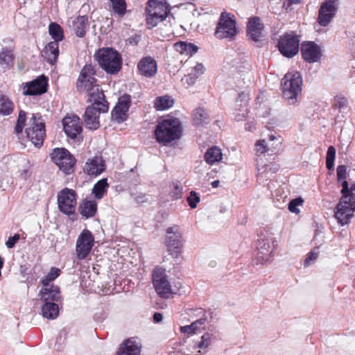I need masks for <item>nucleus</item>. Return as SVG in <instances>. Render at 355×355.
I'll return each mask as SVG.
<instances>
[{"label":"nucleus","instance_id":"nucleus-1","mask_svg":"<svg viewBox=\"0 0 355 355\" xmlns=\"http://www.w3.org/2000/svg\"><path fill=\"white\" fill-rule=\"evenodd\" d=\"M94 70L91 64H86L81 70L77 82V88L80 92H86L88 101L92 103L85 113V123L87 128L96 130L99 128V114L108 110V103L102 90L96 84L94 77Z\"/></svg>","mask_w":355,"mask_h":355},{"label":"nucleus","instance_id":"nucleus-2","mask_svg":"<svg viewBox=\"0 0 355 355\" xmlns=\"http://www.w3.org/2000/svg\"><path fill=\"white\" fill-rule=\"evenodd\" d=\"M337 180L341 183L342 198L336 207L335 216L342 225H346L354 216L355 211V182L349 188L347 179V168L344 165L337 167Z\"/></svg>","mask_w":355,"mask_h":355},{"label":"nucleus","instance_id":"nucleus-3","mask_svg":"<svg viewBox=\"0 0 355 355\" xmlns=\"http://www.w3.org/2000/svg\"><path fill=\"white\" fill-rule=\"evenodd\" d=\"M302 78L298 71H288L282 79L283 98L291 105H296L302 93Z\"/></svg>","mask_w":355,"mask_h":355},{"label":"nucleus","instance_id":"nucleus-4","mask_svg":"<svg viewBox=\"0 0 355 355\" xmlns=\"http://www.w3.org/2000/svg\"><path fill=\"white\" fill-rule=\"evenodd\" d=\"M94 58L100 67L107 73L115 74L121 69L122 58L119 53L110 47L99 49Z\"/></svg>","mask_w":355,"mask_h":355},{"label":"nucleus","instance_id":"nucleus-5","mask_svg":"<svg viewBox=\"0 0 355 355\" xmlns=\"http://www.w3.org/2000/svg\"><path fill=\"white\" fill-rule=\"evenodd\" d=\"M182 127L179 119L168 118L159 123L155 130V137L158 142L167 144L181 137Z\"/></svg>","mask_w":355,"mask_h":355},{"label":"nucleus","instance_id":"nucleus-6","mask_svg":"<svg viewBox=\"0 0 355 355\" xmlns=\"http://www.w3.org/2000/svg\"><path fill=\"white\" fill-rule=\"evenodd\" d=\"M239 33L235 16L230 12H223L218 19L214 36L218 40L232 41Z\"/></svg>","mask_w":355,"mask_h":355},{"label":"nucleus","instance_id":"nucleus-7","mask_svg":"<svg viewBox=\"0 0 355 355\" xmlns=\"http://www.w3.org/2000/svg\"><path fill=\"white\" fill-rule=\"evenodd\" d=\"M153 284L156 293L162 298H169L173 295L178 293L182 286L180 283H178L179 287H177L176 285L173 286L166 275V270L159 267H157L153 271Z\"/></svg>","mask_w":355,"mask_h":355},{"label":"nucleus","instance_id":"nucleus-8","mask_svg":"<svg viewBox=\"0 0 355 355\" xmlns=\"http://www.w3.org/2000/svg\"><path fill=\"white\" fill-rule=\"evenodd\" d=\"M27 138L37 148L42 144L46 135L45 123L39 114H32L26 128Z\"/></svg>","mask_w":355,"mask_h":355},{"label":"nucleus","instance_id":"nucleus-9","mask_svg":"<svg viewBox=\"0 0 355 355\" xmlns=\"http://www.w3.org/2000/svg\"><path fill=\"white\" fill-rule=\"evenodd\" d=\"M146 12L147 25L153 28L165 19L168 11L164 0H149Z\"/></svg>","mask_w":355,"mask_h":355},{"label":"nucleus","instance_id":"nucleus-10","mask_svg":"<svg viewBox=\"0 0 355 355\" xmlns=\"http://www.w3.org/2000/svg\"><path fill=\"white\" fill-rule=\"evenodd\" d=\"M51 159L59 169L65 174L73 172L76 159L67 149L64 148L54 149L51 153Z\"/></svg>","mask_w":355,"mask_h":355},{"label":"nucleus","instance_id":"nucleus-11","mask_svg":"<svg viewBox=\"0 0 355 355\" xmlns=\"http://www.w3.org/2000/svg\"><path fill=\"white\" fill-rule=\"evenodd\" d=\"M166 244L168 252L175 261L182 259L181 256V238L182 234L178 225H173L166 229Z\"/></svg>","mask_w":355,"mask_h":355},{"label":"nucleus","instance_id":"nucleus-12","mask_svg":"<svg viewBox=\"0 0 355 355\" xmlns=\"http://www.w3.org/2000/svg\"><path fill=\"white\" fill-rule=\"evenodd\" d=\"M265 25L258 17H252L248 19L247 35L249 39L258 47L265 44Z\"/></svg>","mask_w":355,"mask_h":355},{"label":"nucleus","instance_id":"nucleus-13","mask_svg":"<svg viewBox=\"0 0 355 355\" xmlns=\"http://www.w3.org/2000/svg\"><path fill=\"white\" fill-rule=\"evenodd\" d=\"M63 130L67 137L76 142L83 141V127L80 118L76 115H67L62 119Z\"/></svg>","mask_w":355,"mask_h":355},{"label":"nucleus","instance_id":"nucleus-14","mask_svg":"<svg viewBox=\"0 0 355 355\" xmlns=\"http://www.w3.org/2000/svg\"><path fill=\"white\" fill-rule=\"evenodd\" d=\"M299 37L294 32H290L280 37L278 48L284 56L292 58L299 52Z\"/></svg>","mask_w":355,"mask_h":355},{"label":"nucleus","instance_id":"nucleus-15","mask_svg":"<svg viewBox=\"0 0 355 355\" xmlns=\"http://www.w3.org/2000/svg\"><path fill=\"white\" fill-rule=\"evenodd\" d=\"M266 141L259 139L255 142L254 148V160L257 170L259 181L264 182L266 173Z\"/></svg>","mask_w":355,"mask_h":355},{"label":"nucleus","instance_id":"nucleus-16","mask_svg":"<svg viewBox=\"0 0 355 355\" xmlns=\"http://www.w3.org/2000/svg\"><path fill=\"white\" fill-rule=\"evenodd\" d=\"M94 245V237L92 232L85 229L78 236L76 243V252L78 259H85Z\"/></svg>","mask_w":355,"mask_h":355},{"label":"nucleus","instance_id":"nucleus-17","mask_svg":"<svg viewBox=\"0 0 355 355\" xmlns=\"http://www.w3.org/2000/svg\"><path fill=\"white\" fill-rule=\"evenodd\" d=\"M58 204L60 211L63 214H73L77 204L76 192L70 189H64L58 193Z\"/></svg>","mask_w":355,"mask_h":355},{"label":"nucleus","instance_id":"nucleus-18","mask_svg":"<svg viewBox=\"0 0 355 355\" xmlns=\"http://www.w3.org/2000/svg\"><path fill=\"white\" fill-rule=\"evenodd\" d=\"M301 53L304 60L309 63L316 62L322 57L320 46L314 42H304L301 46Z\"/></svg>","mask_w":355,"mask_h":355},{"label":"nucleus","instance_id":"nucleus-19","mask_svg":"<svg viewBox=\"0 0 355 355\" xmlns=\"http://www.w3.org/2000/svg\"><path fill=\"white\" fill-rule=\"evenodd\" d=\"M248 103L249 96L248 94L241 93L239 95L235 101L232 113L234 120L236 121H243L247 119L249 113Z\"/></svg>","mask_w":355,"mask_h":355},{"label":"nucleus","instance_id":"nucleus-20","mask_svg":"<svg viewBox=\"0 0 355 355\" xmlns=\"http://www.w3.org/2000/svg\"><path fill=\"white\" fill-rule=\"evenodd\" d=\"M336 0H327L320 8L318 23L322 26H327L334 18L336 11Z\"/></svg>","mask_w":355,"mask_h":355},{"label":"nucleus","instance_id":"nucleus-21","mask_svg":"<svg viewBox=\"0 0 355 355\" xmlns=\"http://www.w3.org/2000/svg\"><path fill=\"white\" fill-rule=\"evenodd\" d=\"M130 103L129 96L124 95L119 98L117 104L112 112V117L114 121L121 123L127 119Z\"/></svg>","mask_w":355,"mask_h":355},{"label":"nucleus","instance_id":"nucleus-22","mask_svg":"<svg viewBox=\"0 0 355 355\" xmlns=\"http://www.w3.org/2000/svg\"><path fill=\"white\" fill-rule=\"evenodd\" d=\"M105 168V162L102 157L94 156L87 159L83 166V170L88 175L97 176L103 173Z\"/></svg>","mask_w":355,"mask_h":355},{"label":"nucleus","instance_id":"nucleus-23","mask_svg":"<svg viewBox=\"0 0 355 355\" xmlns=\"http://www.w3.org/2000/svg\"><path fill=\"white\" fill-rule=\"evenodd\" d=\"M47 79L44 76H40L35 80L27 83L24 89V95H40L46 92Z\"/></svg>","mask_w":355,"mask_h":355},{"label":"nucleus","instance_id":"nucleus-24","mask_svg":"<svg viewBox=\"0 0 355 355\" xmlns=\"http://www.w3.org/2000/svg\"><path fill=\"white\" fill-rule=\"evenodd\" d=\"M138 69L141 75L146 77H153L157 71V62L153 58L146 57L139 62Z\"/></svg>","mask_w":355,"mask_h":355},{"label":"nucleus","instance_id":"nucleus-25","mask_svg":"<svg viewBox=\"0 0 355 355\" xmlns=\"http://www.w3.org/2000/svg\"><path fill=\"white\" fill-rule=\"evenodd\" d=\"M140 352V343L135 338H130L120 345L117 355H139Z\"/></svg>","mask_w":355,"mask_h":355},{"label":"nucleus","instance_id":"nucleus-26","mask_svg":"<svg viewBox=\"0 0 355 355\" xmlns=\"http://www.w3.org/2000/svg\"><path fill=\"white\" fill-rule=\"evenodd\" d=\"M59 49L57 42H50L42 50V55L50 64H54L58 57Z\"/></svg>","mask_w":355,"mask_h":355},{"label":"nucleus","instance_id":"nucleus-27","mask_svg":"<svg viewBox=\"0 0 355 355\" xmlns=\"http://www.w3.org/2000/svg\"><path fill=\"white\" fill-rule=\"evenodd\" d=\"M72 24L69 25L72 27L76 35L79 37H83L85 33L88 24V17L84 15L78 16L71 21Z\"/></svg>","mask_w":355,"mask_h":355},{"label":"nucleus","instance_id":"nucleus-28","mask_svg":"<svg viewBox=\"0 0 355 355\" xmlns=\"http://www.w3.org/2000/svg\"><path fill=\"white\" fill-rule=\"evenodd\" d=\"M193 348H198V352L205 354L212 343V336L209 333H205L199 338L194 340Z\"/></svg>","mask_w":355,"mask_h":355},{"label":"nucleus","instance_id":"nucleus-29","mask_svg":"<svg viewBox=\"0 0 355 355\" xmlns=\"http://www.w3.org/2000/svg\"><path fill=\"white\" fill-rule=\"evenodd\" d=\"M40 295L43 301H58L60 298V288L52 284L49 287L42 288L40 291Z\"/></svg>","mask_w":355,"mask_h":355},{"label":"nucleus","instance_id":"nucleus-30","mask_svg":"<svg viewBox=\"0 0 355 355\" xmlns=\"http://www.w3.org/2000/svg\"><path fill=\"white\" fill-rule=\"evenodd\" d=\"M268 154L276 155L282 150V139L280 135H268Z\"/></svg>","mask_w":355,"mask_h":355},{"label":"nucleus","instance_id":"nucleus-31","mask_svg":"<svg viewBox=\"0 0 355 355\" xmlns=\"http://www.w3.org/2000/svg\"><path fill=\"white\" fill-rule=\"evenodd\" d=\"M96 210L97 205L94 200H84L79 206V211L80 214L86 218L94 216Z\"/></svg>","mask_w":355,"mask_h":355},{"label":"nucleus","instance_id":"nucleus-32","mask_svg":"<svg viewBox=\"0 0 355 355\" xmlns=\"http://www.w3.org/2000/svg\"><path fill=\"white\" fill-rule=\"evenodd\" d=\"M205 71V67L202 64H197L195 67L191 69V71L182 79L183 84H187L191 86L195 84L196 80L201 76Z\"/></svg>","mask_w":355,"mask_h":355},{"label":"nucleus","instance_id":"nucleus-33","mask_svg":"<svg viewBox=\"0 0 355 355\" xmlns=\"http://www.w3.org/2000/svg\"><path fill=\"white\" fill-rule=\"evenodd\" d=\"M222 159V150L216 146L209 148L205 154V160L209 164L220 162Z\"/></svg>","mask_w":355,"mask_h":355},{"label":"nucleus","instance_id":"nucleus-34","mask_svg":"<svg viewBox=\"0 0 355 355\" xmlns=\"http://www.w3.org/2000/svg\"><path fill=\"white\" fill-rule=\"evenodd\" d=\"M46 302L42 307V314L44 318L49 320L55 319L59 314L58 304L54 302Z\"/></svg>","mask_w":355,"mask_h":355},{"label":"nucleus","instance_id":"nucleus-35","mask_svg":"<svg viewBox=\"0 0 355 355\" xmlns=\"http://www.w3.org/2000/svg\"><path fill=\"white\" fill-rule=\"evenodd\" d=\"M175 50L181 55L191 56L198 50L197 46L185 42H178L174 44Z\"/></svg>","mask_w":355,"mask_h":355},{"label":"nucleus","instance_id":"nucleus-36","mask_svg":"<svg viewBox=\"0 0 355 355\" xmlns=\"http://www.w3.org/2000/svg\"><path fill=\"white\" fill-rule=\"evenodd\" d=\"M206 318H200L199 320H197L192 322L189 325H186L180 327V331L183 334H196L198 332V331L201 329H203L205 323H206Z\"/></svg>","mask_w":355,"mask_h":355},{"label":"nucleus","instance_id":"nucleus-37","mask_svg":"<svg viewBox=\"0 0 355 355\" xmlns=\"http://www.w3.org/2000/svg\"><path fill=\"white\" fill-rule=\"evenodd\" d=\"M173 105L174 100L168 95L157 97L154 103V106L157 110H168L172 107Z\"/></svg>","mask_w":355,"mask_h":355},{"label":"nucleus","instance_id":"nucleus-38","mask_svg":"<svg viewBox=\"0 0 355 355\" xmlns=\"http://www.w3.org/2000/svg\"><path fill=\"white\" fill-rule=\"evenodd\" d=\"M109 184L107 182V179L103 178L98 181L94 186L92 189V194L95 198L100 200L101 199L108 189Z\"/></svg>","mask_w":355,"mask_h":355},{"label":"nucleus","instance_id":"nucleus-39","mask_svg":"<svg viewBox=\"0 0 355 355\" xmlns=\"http://www.w3.org/2000/svg\"><path fill=\"white\" fill-rule=\"evenodd\" d=\"M49 32L51 37L53 39V42H58L62 41L64 37L63 31L60 26L55 23L50 24L49 26Z\"/></svg>","mask_w":355,"mask_h":355},{"label":"nucleus","instance_id":"nucleus-40","mask_svg":"<svg viewBox=\"0 0 355 355\" xmlns=\"http://www.w3.org/2000/svg\"><path fill=\"white\" fill-rule=\"evenodd\" d=\"M208 114L205 110L199 107L193 112V121L196 125H200L208 122Z\"/></svg>","mask_w":355,"mask_h":355},{"label":"nucleus","instance_id":"nucleus-41","mask_svg":"<svg viewBox=\"0 0 355 355\" xmlns=\"http://www.w3.org/2000/svg\"><path fill=\"white\" fill-rule=\"evenodd\" d=\"M13 111V104L12 101L6 96L0 97V114L3 115H9Z\"/></svg>","mask_w":355,"mask_h":355},{"label":"nucleus","instance_id":"nucleus-42","mask_svg":"<svg viewBox=\"0 0 355 355\" xmlns=\"http://www.w3.org/2000/svg\"><path fill=\"white\" fill-rule=\"evenodd\" d=\"M265 243L264 241H260L258 240L257 241V252L256 254V263L257 264H264L266 262V248H264Z\"/></svg>","mask_w":355,"mask_h":355},{"label":"nucleus","instance_id":"nucleus-43","mask_svg":"<svg viewBox=\"0 0 355 355\" xmlns=\"http://www.w3.org/2000/svg\"><path fill=\"white\" fill-rule=\"evenodd\" d=\"M112 8L119 16H123L126 11V3L125 0H110Z\"/></svg>","mask_w":355,"mask_h":355},{"label":"nucleus","instance_id":"nucleus-44","mask_svg":"<svg viewBox=\"0 0 355 355\" xmlns=\"http://www.w3.org/2000/svg\"><path fill=\"white\" fill-rule=\"evenodd\" d=\"M336 157V148L331 146L328 148L327 157H326V165L329 170L334 168V159Z\"/></svg>","mask_w":355,"mask_h":355},{"label":"nucleus","instance_id":"nucleus-45","mask_svg":"<svg viewBox=\"0 0 355 355\" xmlns=\"http://www.w3.org/2000/svg\"><path fill=\"white\" fill-rule=\"evenodd\" d=\"M26 120V112L23 110H20V112L19 113V116H18V119L17 121V124L15 126V131L17 134L21 133L22 132L23 128L25 125Z\"/></svg>","mask_w":355,"mask_h":355},{"label":"nucleus","instance_id":"nucleus-46","mask_svg":"<svg viewBox=\"0 0 355 355\" xmlns=\"http://www.w3.org/2000/svg\"><path fill=\"white\" fill-rule=\"evenodd\" d=\"M193 346L194 341L193 340L181 351V355H202L200 352H198V348H193Z\"/></svg>","mask_w":355,"mask_h":355},{"label":"nucleus","instance_id":"nucleus-47","mask_svg":"<svg viewBox=\"0 0 355 355\" xmlns=\"http://www.w3.org/2000/svg\"><path fill=\"white\" fill-rule=\"evenodd\" d=\"M182 193V188L177 183H173L171 186L170 194L174 199L181 198Z\"/></svg>","mask_w":355,"mask_h":355},{"label":"nucleus","instance_id":"nucleus-48","mask_svg":"<svg viewBox=\"0 0 355 355\" xmlns=\"http://www.w3.org/2000/svg\"><path fill=\"white\" fill-rule=\"evenodd\" d=\"M348 105L347 99L344 96H337L334 98V107L338 109L347 107Z\"/></svg>","mask_w":355,"mask_h":355},{"label":"nucleus","instance_id":"nucleus-49","mask_svg":"<svg viewBox=\"0 0 355 355\" xmlns=\"http://www.w3.org/2000/svg\"><path fill=\"white\" fill-rule=\"evenodd\" d=\"M12 55L11 51H3L0 53V64L8 65L12 62Z\"/></svg>","mask_w":355,"mask_h":355},{"label":"nucleus","instance_id":"nucleus-50","mask_svg":"<svg viewBox=\"0 0 355 355\" xmlns=\"http://www.w3.org/2000/svg\"><path fill=\"white\" fill-rule=\"evenodd\" d=\"M303 202L302 198H298L292 200L288 204V209L291 212L298 214L300 213V209L297 208L299 205H301Z\"/></svg>","mask_w":355,"mask_h":355},{"label":"nucleus","instance_id":"nucleus-51","mask_svg":"<svg viewBox=\"0 0 355 355\" xmlns=\"http://www.w3.org/2000/svg\"><path fill=\"white\" fill-rule=\"evenodd\" d=\"M187 202L191 208H196L197 204L200 202V197L194 191H191L190 196L187 198Z\"/></svg>","mask_w":355,"mask_h":355},{"label":"nucleus","instance_id":"nucleus-52","mask_svg":"<svg viewBox=\"0 0 355 355\" xmlns=\"http://www.w3.org/2000/svg\"><path fill=\"white\" fill-rule=\"evenodd\" d=\"M318 257V252L313 250L309 252L306 259L304 260V266H309L312 262L315 261Z\"/></svg>","mask_w":355,"mask_h":355},{"label":"nucleus","instance_id":"nucleus-53","mask_svg":"<svg viewBox=\"0 0 355 355\" xmlns=\"http://www.w3.org/2000/svg\"><path fill=\"white\" fill-rule=\"evenodd\" d=\"M20 239V235L18 234H15L13 236H10L8 238V241L6 243V245L8 248H12L16 243L18 242V241Z\"/></svg>","mask_w":355,"mask_h":355},{"label":"nucleus","instance_id":"nucleus-54","mask_svg":"<svg viewBox=\"0 0 355 355\" xmlns=\"http://www.w3.org/2000/svg\"><path fill=\"white\" fill-rule=\"evenodd\" d=\"M60 274V269L57 268H52L50 272L46 275L48 278L53 281L55 278H57Z\"/></svg>","mask_w":355,"mask_h":355},{"label":"nucleus","instance_id":"nucleus-55","mask_svg":"<svg viewBox=\"0 0 355 355\" xmlns=\"http://www.w3.org/2000/svg\"><path fill=\"white\" fill-rule=\"evenodd\" d=\"M51 282H52V280L50 279L49 278H48V277L46 275L41 280V282L44 286L43 288L49 287L51 286L50 283Z\"/></svg>","mask_w":355,"mask_h":355},{"label":"nucleus","instance_id":"nucleus-56","mask_svg":"<svg viewBox=\"0 0 355 355\" xmlns=\"http://www.w3.org/2000/svg\"><path fill=\"white\" fill-rule=\"evenodd\" d=\"M90 10V6L88 3H84L81 8L80 12L83 13H87Z\"/></svg>","mask_w":355,"mask_h":355},{"label":"nucleus","instance_id":"nucleus-57","mask_svg":"<svg viewBox=\"0 0 355 355\" xmlns=\"http://www.w3.org/2000/svg\"><path fill=\"white\" fill-rule=\"evenodd\" d=\"M162 315L159 313H155L153 315L154 321L156 322H159L162 320Z\"/></svg>","mask_w":355,"mask_h":355},{"label":"nucleus","instance_id":"nucleus-58","mask_svg":"<svg viewBox=\"0 0 355 355\" xmlns=\"http://www.w3.org/2000/svg\"><path fill=\"white\" fill-rule=\"evenodd\" d=\"M278 123V119L277 118L271 119L270 121H268V124H271L272 125H277Z\"/></svg>","mask_w":355,"mask_h":355},{"label":"nucleus","instance_id":"nucleus-59","mask_svg":"<svg viewBox=\"0 0 355 355\" xmlns=\"http://www.w3.org/2000/svg\"><path fill=\"white\" fill-rule=\"evenodd\" d=\"M279 168V166L277 164H273L272 167L270 168V171H272L273 173H275Z\"/></svg>","mask_w":355,"mask_h":355},{"label":"nucleus","instance_id":"nucleus-60","mask_svg":"<svg viewBox=\"0 0 355 355\" xmlns=\"http://www.w3.org/2000/svg\"><path fill=\"white\" fill-rule=\"evenodd\" d=\"M219 182H219V180H215V181H214V182L211 183V184H212L213 187L216 188V187H218V185H219Z\"/></svg>","mask_w":355,"mask_h":355},{"label":"nucleus","instance_id":"nucleus-61","mask_svg":"<svg viewBox=\"0 0 355 355\" xmlns=\"http://www.w3.org/2000/svg\"><path fill=\"white\" fill-rule=\"evenodd\" d=\"M289 2L292 3H299L302 0H288Z\"/></svg>","mask_w":355,"mask_h":355},{"label":"nucleus","instance_id":"nucleus-62","mask_svg":"<svg viewBox=\"0 0 355 355\" xmlns=\"http://www.w3.org/2000/svg\"><path fill=\"white\" fill-rule=\"evenodd\" d=\"M3 265V260L1 258V257L0 256V270L2 268Z\"/></svg>","mask_w":355,"mask_h":355},{"label":"nucleus","instance_id":"nucleus-63","mask_svg":"<svg viewBox=\"0 0 355 355\" xmlns=\"http://www.w3.org/2000/svg\"><path fill=\"white\" fill-rule=\"evenodd\" d=\"M245 129H246V130H249L250 131H252V128H251V125H249V127H248H248H245Z\"/></svg>","mask_w":355,"mask_h":355},{"label":"nucleus","instance_id":"nucleus-64","mask_svg":"<svg viewBox=\"0 0 355 355\" xmlns=\"http://www.w3.org/2000/svg\"><path fill=\"white\" fill-rule=\"evenodd\" d=\"M141 198H146V196H143Z\"/></svg>","mask_w":355,"mask_h":355}]
</instances>
